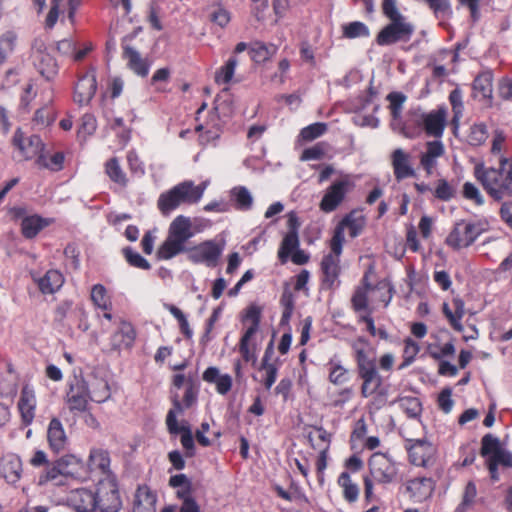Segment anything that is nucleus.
Here are the masks:
<instances>
[{
	"mask_svg": "<svg viewBox=\"0 0 512 512\" xmlns=\"http://www.w3.org/2000/svg\"><path fill=\"white\" fill-rule=\"evenodd\" d=\"M358 377L362 380L361 395L364 398L372 396H385L387 390L383 386V377L380 375L376 358L370 344L363 338L352 343Z\"/></svg>",
	"mask_w": 512,
	"mask_h": 512,
	"instance_id": "obj_1",
	"label": "nucleus"
},
{
	"mask_svg": "<svg viewBox=\"0 0 512 512\" xmlns=\"http://www.w3.org/2000/svg\"><path fill=\"white\" fill-rule=\"evenodd\" d=\"M474 176L495 200L512 195V159L501 155L498 168H485L483 165H476Z\"/></svg>",
	"mask_w": 512,
	"mask_h": 512,
	"instance_id": "obj_2",
	"label": "nucleus"
},
{
	"mask_svg": "<svg viewBox=\"0 0 512 512\" xmlns=\"http://www.w3.org/2000/svg\"><path fill=\"white\" fill-rule=\"evenodd\" d=\"M194 235L191 219L178 215L169 225L167 237L157 251L158 258L169 260L187 252L186 242Z\"/></svg>",
	"mask_w": 512,
	"mask_h": 512,
	"instance_id": "obj_3",
	"label": "nucleus"
},
{
	"mask_svg": "<svg viewBox=\"0 0 512 512\" xmlns=\"http://www.w3.org/2000/svg\"><path fill=\"white\" fill-rule=\"evenodd\" d=\"M490 229L485 218L474 221H459L446 237L445 243L453 250H461L471 246L483 233Z\"/></svg>",
	"mask_w": 512,
	"mask_h": 512,
	"instance_id": "obj_4",
	"label": "nucleus"
},
{
	"mask_svg": "<svg viewBox=\"0 0 512 512\" xmlns=\"http://www.w3.org/2000/svg\"><path fill=\"white\" fill-rule=\"evenodd\" d=\"M354 177L351 174H341L324 191L319 208L324 213L335 211L354 189Z\"/></svg>",
	"mask_w": 512,
	"mask_h": 512,
	"instance_id": "obj_5",
	"label": "nucleus"
},
{
	"mask_svg": "<svg viewBox=\"0 0 512 512\" xmlns=\"http://www.w3.org/2000/svg\"><path fill=\"white\" fill-rule=\"evenodd\" d=\"M188 181H183L160 194L157 206L163 215H168L182 204H196Z\"/></svg>",
	"mask_w": 512,
	"mask_h": 512,
	"instance_id": "obj_6",
	"label": "nucleus"
},
{
	"mask_svg": "<svg viewBox=\"0 0 512 512\" xmlns=\"http://www.w3.org/2000/svg\"><path fill=\"white\" fill-rule=\"evenodd\" d=\"M225 249L224 242L206 240L187 249V258L195 264H204L207 267H216Z\"/></svg>",
	"mask_w": 512,
	"mask_h": 512,
	"instance_id": "obj_7",
	"label": "nucleus"
},
{
	"mask_svg": "<svg viewBox=\"0 0 512 512\" xmlns=\"http://www.w3.org/2000/svg\"><path fill=\"white\" fill-rule=\"evenodd\" d=\"M447 115V108L441 106L429 112H414L413 122L428 136L441 138L447 124Z\"/></svg>",
	"mask_w": 512,
	"mask_h": 512,
	"instance_id": "obj_8",
	"label": "nucleus"
},
{
	"mask_svg": "<svg viewBox=\"0 0 512 512\" xmlns=\"http://www.w3.org/2000/svg\"><path fill=\"white\" fill-rule=\"evenodd\" d=\"M415 27L407 18L390 20V23L384 26L376 37V42L380 46H388L397 42H408Z\"/></svg>",
	"mask_w": 512,
	"mask_h": 512,
	"instance_id": "obj_9",
	"label": "nucleus"
},
{
	"mask_svg": "<svg viewBox=\"0 0 512 512\" xmlns=\"http://www.w3.org/2000/svg\"><path fill=\"white\" fill-rule=\"evenodd\" d=\"M95 510L119 512L122 503L117 485L110 479L101 480L95 488Z\"/></svg>",
	"mask_w": 512,
	"mask_h": 512,
	"instance_id": "obj_10",
	"label": "nucleus"
},
{
	"mask_svg": "<svg viewBox=\"0 0 512 512\" xmlns=\"http://www.w3.org/2000/svg\"><path fill=\"white\" fill-rule=\"evenodd\" d=\"M405 448L409 461L419 467H429L434 464L437 449L427 439H405Z\"/></svg>",
	"mask_w": 512,
	"mask_h": 512,
	"instance_id": "obj_11",
	"label": "nucleus"
},
{
	"mask_svg": "<svg viewBox=\"0 0 512 512\" xmlns=\"http://www.w3.org/2000/svg\"><path fill=\"white\" fill-rule=\"evenodd\" d=\"M184 411V407L181 405L178 396L175 395L173 397V407L169 410L166 417V424L169 432L171 434H177L179 432L181 435V444L186 450V455L191 457L194 455V440L192 436V432L188 425L179 426L177 423V416L181 415Z\"/></svg>",
	"mask_w": 512,
	"mask_h": 512,
	"instance_id": "obj_12",
	"label": "nucleus"
},
{
	"mask_svg": "<svg viewBox=\"0 0 512 512\" xmlns=\"http://www.w3.org/2000/svg\"><path fill=\"white\" fill-rule=\"evenodd\" d=\"M90 400L96 403H104L111 397V388L108 373L101 367L94 368L84 379Z\"/></svg>",
	"mask_w": 512,
	"mask_h": 512,
	"instance_id": "obj_13",
	"label": "nucleus"
},
{
	"mask_svg": "<svg viewBox=\"0 0 512 512\" xmlns=\"http://www.w3.org/2000/svg\"><path fill=\"white\" fill-rule=\"evenodd\" d=\"M365 226V218L358 212H351L346 215L337 225L334 235L330 241V249L339 251L345 241V230H348L349 236L357 237Z\"/></svg>",
	"mask_w": 512,
	"mask_h": 512,
	"instance_id": "obj_14",
	"label": "nucleus"
},
{
	"mask_svg": "<svg viewBox=\"0 0 512 512\" xmlns=\"http://www.w3.org/2000/svg\"><path fill=\"white\" fill-rule=\"evenodd\" d=\"M369 469L372 478L382 484L393 482L398 474L396 463L383 453H374L370 457Z\"/></svg>",
	"mask_w": 512,
	"mask_h": 512,
	"instance_id": "obj_15",
	"label": "nucleus"
},
{
	"mask_svg": "<svg viewBox=\"0 0 512 512\" xmlns=\"http://www.w3.org/2000/svg\"><path fill=\"white\" fill-rule=\"evenodd\" d=\"M33 61L37 71L47 81L53 80L58 74V64L42 41H36L33 47Z\"/></svg>",
	"mask_w": 512,
	"mask_h": 512,
	"instance_id": "obj_16",
	"label": "nucleus"
},
{
	"mask_svg": "<svg viewBox=\"0 0 512 512\" xmlns=\"http://www.w3.org/2000/svg\"><path fill=\"white\" fill-rule=\"evenodd\" d=\"M67 404L71 411H85L90 400L87 391V385L84 383V378L81 376H74L68 384Z\"/></svg>",
	"mask_w": 512,
	"mask_h": 512,
	"instance_id": "obj_17",
	"label": "nucleus"
},
{
	"mask_svg": "<svg viewBox=\"0 0 512 512\" xmlns=\"http://www.w3.org/2000/svg\"><path fill=\"white\" fill-rule=\"evenodd\" d=\"M221 96L216 99V105L213 111L209 114V118L199 123L195 129L200 133L199 140L202 145H206L219 138L221 133V121L219 117V110L221 109L220 103Z\"/></svg>",
	"mask_w": 512,
	"mask_h": 512,
	"instance_id": "obj_18",
	"label": "nucleus"
},
{
	"mask_svg": "<svg viewBox=\"0 0 512 512\" xmlns=\"http://www.w3.org/2000/svg\"><path fill=\"white\" fill-rule=\"evenodd\" d=\"M23 463L15 453H7L0 457V479L12 487H16L22 478Z\"/></svg>",
	"mask_w": 512,
	"mask_h": 512,
	"instance_id": "obj_19",
	"label": "nucleus"
},
{
	"mask_svg": "<svg viewBox=\"0 0 512 512\" xmlns=\"http://www.w3.org/2000/svg\"><path fill=\"white\" fill-rule=\"evenodd\" d=\"M481 455L488 456L498 465L512 468V452L501 447L497 437L487 434L481 441Z\"/></svg>",
	"mask_w": 512,
	"mask_h": 512,
	"instance_id": "obj_20",
	"label": "nucleus"
},
{
	"mask_svg": "<svg viewBox=\"0 0 512 512\" xmlns=\"http://www.w3.org/2000/svg\"><path fill=\"white\" fill-rule=\"evenodd\" d=\"M343 246L339 247V251L332 250L330 253L325 255L321 261V270L323 273V285L326 288H333L339 284L340 274V255L342 253Z\"/></svg>",
	"mask_w": 512,
	"mask_h": 512,
	"instance_id": "obj_21",
	"label": "nucleus"
},
{
	"mask_svg": "<svg viewBox=\"0 0 512 512\" xmlns=\"http://www.w3.org/2000/svg\"><path fill=\"white\" fill-rule=\"evenodd\" d=\"M96 75L91 69L81 76L74 89V101L80 106L88 105L96 92Z\"/></svg>",
	"mask_w": 512,
	"mask_h": 512,
	"instance_id": "obj_22",
	"label": "nucleus"
},
{
	"mask_svg": "<svg viewBox=\"0 0 512 512\" xmlns=\"http://www.w3.org/2000/svg\"><path fill=\"white\" fill-rule=\"evenodd\" d=\"M95 503V490L78 488L67 496V504L75 512H94Z\"/></svg>",
	"mask_w": 512,
	"mask_h": 512,
	"instance_id": "obj_23",
	"label": "nucleus"
},
{
	"mask_svg": "<svg viewBox=\"0 0 512 512\" xmlns=\"http://www.w3.org/2000/svg\"><path fill=\"white\" fill-rule=\"evenodd\" d=\"M391 165L394 176L398 181L415 175L411 155L402 148H397L392 152Z\"/></svg>",
	"mask_w": 512,
	"mask_h": 512,
	"instance_id": "obj_24",
	"label": "nucleus"
},
{
	"mask_svg": "<svg viewBox=\"0 0 512 512\" xmlns=\"http://www.w3.org/2000/svg\"><path fill=\"white\" fill-rule=\"evenodd\" d=\"M15 218H21V231L24 237L34 238L40 230L49 225V221L38 215H25L23 208L12 210Z\"/></svg>",
	"mask_w": 512,
	"mask_h": 512,
	"instance_id": "obj_25",
	"label": "nucleus"
},
{
	"mask_svg": "<svg viewBox=\"0 0 512 512\" xmlns=\"http://www.w3.org/2000/svg\"><path fill=\"white\" fill-rule=\"evenodd\" d=\"M434 490V482L431 478L418 477L407 481L406 491L414 502H423L428 499Z\"/></svg>",
	"mask_w": 512,
	"mask_h": 512,
	"instance_id": "obj_26",
	"label": "nucleus"
},
{
	"mask_svg": "<svg viewBox=\"0 0 512 512\" xmlns=\"http://www.w3.org/2000/svg\"><path fill=\"white\" fill-rule=\"evenodd\" d=\"M445 154L444 144L440 140L428 141L420 156V164L428 175L433 173L437 160Z\"/></svg>",
	"mask_w": 512,
	"mask_h": 512,
	"instance_id": "obj_27",
	"label": "nucleus"
},
{
	"mask_svg": "<svg viewBox=\"0 0 512 512\" xmlns=\"http://www.w3.org/2000/svg\"><path fill=\"white\" fill-rule=\"evenodd\" d=\"M13 143L18 147L25 159L35 157L43 150V143L39 136L32 135L28 139H24L23 133L20 130L15 132Z\"/></svg>",
	"mask_w": 512,
	"mask_h": 512,
	"instance_id": "obj_28",
	"label": "nucleus"
},
{
	"mask_svg": "<svg viewBox=\"0 0 512 512\" xmlns=\"http://www.w3.org/2000/svg\"><path fill=\"white\" fill-rule=\"evenodd\" d=\"M47 440L50 449L55 453L62 452L66 449L68 437L63 424L58 418L51 419L47 429Z\"/></svg>",
	"mask_w": 512,
	"mask_h": 512,
	"instance_id": "obj_29",
	"label": "nucleus"
},
{
	"mask_svg": "<svg viewBox=\"0 0 512 512\" xmlns=\"http://www.w3.org/2000/svg\"><path fill=\"white\" fill-rule=\"evenodd\" d=\"M123 58L127 67L137 76L146 77L150 70V63L146 58L132 47L124 46Z\"/></svg>",
	"mask_w": 512,
	"mask_h": 512,
	"instance_id": "obj_30",
	"label": "nucleus"
},
{
	"mask_svg": "<svg viewBox=\"0 0 512 512\" xmlns=\"http://www.w3.org/2000/svg\"><path fill=\"white\" fill-rule=\"evenodd\" d=\"M136 333L131 323L121 320L117 331L112 335L110 344L114 349L130 348L135 341Z\"/></svg>",
	"mask_w": 512,
	"mask_h": 512,
	"instance_id": "obj_31",
	"label": "nucleus"
},
{
	"mask_svg": "<svg viewBox=\"0 0 512 512\" xmlns=\"http://www.w3.org/2000/svg\"><path fill=\"white\" fill-rule=\"evenodd\" d=\"M370 272H366L363 276L361 285L358 286L352 296L351 303L352 307L356 312L369 311L371 312L370 304V283H369Z\"/></svg>",
	"mask_w": 512,
	"mask_h": 512,
	"instance_id": "obj_32",
	"label": "nucleus"
},
{
	"mask_svg": "<svg viewBox=\"0 0 512 512\" xmlns=\"http://www.w3.org/2000/svg\"><path fill=\"white\" fill-rule=\"evenodd\" d=\"M203 380L215 385L217 393L227 394L232 388V377L222 374L217 367H208L203 373Z\"/></svg>",
	"mask_w": 512,
	"mask_h": 512,
	"instance_id": "obj_33",
	"label": "nucleus"
},
{
	"mask_svg": "<svg viewBox=\"0 0 512 512\" xmlns=\"http://www.w3.org/2000/svg\"><path fill=\"white\" fill-rule=\"evenodd\" d=\"M81 1L82 0H51L52 6L45 19L46 27L52 28L56 24L59 16V10L65 5L68 7V18L70 21H73L75 12L81 4Z\"/></svg>",
	"mask_w": 512,
	"mask_h": 512,
	"instance_id": "obj_34",
	"label": "nucleus"
},
{
	"mask_svg": "<svg viewBox=\"0 0 512 512\" xmlns=\"http://www.w3.org/2000/svg\"><path fill=\"white\" fill-rule=\"evenodd\" d=\"M39 290L43 294H53L57 292L64 283V277L60 271L48 270L42 277L34 278Z\"/></svg>",
	"mask_w": 512,
	"mask_h": 512,
	"instance_id": "obj_35",
	"label": "nucleus"
},
{
	"mask_svg": "<svg viewBox=\"0 0 512 512\" xmlns=\"http://www.w3.org/2000/svg\"><path fill=\"white\" fill-rule=\"evenodd\" d=\"M18 407L23 422L25 424H31L34 419L36 409V397L32 389L28 387H24L22 389Z\"/></svg>",
	"mask_w": 512,
	"mask_h": 512,
	"instance_id": "obj_36",
	"label": "nucleus"
},
{
	"mask_svg": "<svg viewBox=\"0 0 512 512\" xmlns=\"http://www.w3.org/2000/svg\"><path fill=\"white\" fill-rule=\"evenodd\" d=\"M156 495L147 487H138L135 493L133 512H156Z\"/></svg>",
	"mask_w": 512,
	"mask_h": 512,
	"instance_id": "obj_37",
	"label": "nucleus"
},
{
	"mask_svg": "<svg viewBox=\"0 0 512 512\" xmlns=\"http://www.w3.org/2000/svg\"><path fill=\"white\" fill-rule=\"evenodd\" d=\"M64 476H72L75 478H85L84 465L80 458L75 455H64L56 461Z\"/></svg>",
	"mask_w": 512,
	"mask_h": 512,
	"instance_id": "obj_38",
	"label": "nucleus"
},
{
	"mask_svg": "<svg viewBox=\"0 0 512 512\" xmlns=\"http://www.w3.org/2000/svg\"><path fill=\"white\" fill-rule=\"evenodd\" d=\"M88 468L91 472L108 474L110 468L109 453L101 448H93L88 459Z\"/></svg>",
	"mask_w": 512,
	"mask_h": 512,
	"instance_id": "obj_39",
	"label": "nucleus"
},
{
	"mask_svg": "<svg viewBox=\"0 0 512 512\" xmlns=\"http://www.w3.org/2000/svg\"><path fill=\"white\" fill-rule=\"evenodd\" d=\"M369 299L372 310L380 305L387 307L392 299L391 287L385 281H380L374 286L370 284Z\"/></svg>",
	"mask_w": 512,
	"mask_h": 512,
	"instance_id": "obj_40",
	"label": "nucleus"
},
{
	"mask_svg": "<svg viewBox=\"0 0 512 512\" xmlns=\"http://www.w3.org/2000/svg\"><path fill=\"white\" fill-rule=\"evenodd\" d=\"M493 76L489 71L479 74L473 84L474 97L484 100L490 99L493 93Z\"/></svg>",
	"mask_w": 512,
	"mask_h": 512,
	"instance_id": "obj_41",
	"label": "nucleus"
},
{
	"mask_svg": "<svg viewBox=\"0 0 512 512\" xmlns=\"http://www.w3.org/2000/svg\"><path fill=\"white\" fill-rule=\"evenodd\" d=\"M435 341L428 343L426 346L427 353L435 360H442L447 357H453L456 349L452 341L440 343L438 337H434Z\"/></svg>",
	"mask_w": 512,
	"mask_h": 512,
	"instance_id": "obj_42",
	"label": "nucleus"
},
{
	"mask_svg": "<svg viewBox=\"0 0 512 512\" xmlns=\"http://www.w3.org/2000/svg\"><path fill=\"white\" fill-rule=\"evenodd\" d=\"M256 333L244 332L239 342V351L246 362H255L257 360V342Z\"/></svg>",
	"mask_w": 512,
	"mask_h": 512,
	"instance_id": "obj_43",
	"label": "nucleus"
},
{
	"mask_svg": "<svg viewBox=\"0 0 512 512\" xmlns=\"http://www.w3.org/2000/svg\"><path fill=\"white\" fill-rule=\"evenodd\" d=\"M18 36L15 31L8 30L0 35V65L14 53L17 46Z\"/></svg>",
	"mask_w": 512,
	"mask_h": 512,
	"instance_id": "obj_44",
	"label": "nucleus"
},
{
	"mask_svg": "<svg viewBox=\"0 0 512 512\" xmlns=\"http://www.w3.org/2000/svg\"><path fill=\"white\" fill-rule=\"evenodd\" d=\"M273 354V343L271 342L265 350L264 357L262 359L261 369L266 373L264 379V385L266 389H270L276 381L278 367L274 363H270L269 360Z\"/></svg>",
	"mask_w": 512,
	"mask_h": 512,
	"instance_id": "obj_45",
	"label": "nucleus"
},
{
	"mask_svg": "<svg viewBox=\"0 0 512 512\" xmlns=\"http://www.w3.org/2000/svg\"><path fill=\"white\" fill-rule=\"evenodd\" d=\"M277 50L278 47L274 44L267 45L262 42H254L249 49V53L254 62L262 63L276 54Z\"/></svg>",
	"mask_w": 512,
	"mask_h": 512,
	"instance_id": "obj_46",
	"label": "nucleus"
},
{
	"mask_svg": "<svg viewBox=\"0 0 512 512\" xmlns=\"http://www.w3.org/2000/svg\"><path fill=\"white\" fill-rule=\"evenodd\" d=\"M61 468L55 462L53 465H49L41 472L37 478V485L44 487L51 483L55 485L62 484L64 475L62 474Z\"/></svg>",
	"mask_w": 512,
	"mask_h": 512,
	"instance_id": "obj_47",
	"label": "nucleus"
},
{
	"mask_svg": "<svg viewBox=\"0 0 512 512\" xmlns=\"http://www.w3.org/2000/svg\"><path fill=\"white\" fill-rule=\"evenodd\" d=\"M169 484L176 489V495L179 499L184 500L192 497V483L185 474L170 477Z\"/></svg>",
	"mask_w": 512,
	"mask_h": 512,
	"instance_id": "obj_48",
	"label": "nucleus"
},
{
	"mask_svg": "<svg viewBox=\"0 0 512 512\" xmlns=\"http://www.w3.org/2000/svg\"><path fill=\"white\" fill-rule=\"evenodd\" d=\"M299 247L298 233L287 232L278 251L281 263H286L289 256Z\"/></svg>",
	"mask_w": 512,
	"mask_h": 512,
	"instance_id": "obj_49",
	"label": "nucleus"
},
{
	"mask_svg": "<svg viewBox=\"0 0 512 512\" xmlns=\"http://www.w3.org/2000/svg\"><path fill=\"white\" fill-rule=\"evenodd\" d=\"M338 484L343 490V497L346 501L352 503L359 497V487L351 479L347 472H342L338 478Z\"/></svg>",
	"mask_w": 512,
	"mask_h": 512,
	"instance_id": "obj_50",
	"label": "nucleus"
},
{
	"mask_svg": "<svg viewBox=\"0 0 512 512\" xmlns=\"http://www.w3.org/2000/svg\"><path fill=\"white\" fill-rule=\"evenodd\" d=\"M91 300L94 306L103 311H108L112 307L111 299L106 288L102 284H96L91 289Z\"/></svg>",
	"mask_w": 512,
	"mask_h": 512,
	"instance_id": "obj_51",
	"label": "nucleus"
},
{
	"mask_svg": "<svg viewBox=\"0 0 512 512\" xmlns=\"http://www.w3.org/2000/svg\"><path fill=\"white\" fill-rule=\"evenodd\" d=\"M329 380L335 385H342L349 380V371L339 360L331 359L328 363Z\"/></svg>",
	"mask_w": 512,
	"mask_h": 512,
	"instance_id": "obj_52",
	"label": "nucleus"
},
{
	"mask_svg": "<svg viewBox=\"0 0 512 512\" xmlns=\"http://www.w3.org/2000/svg\"><path fill=\"white\" fill-rule=\"evenodd\" d=\"M261 320V308L257 305H250L243 314L242 321L247 324L245 332L257 333Z\"/></svg>",
	"mask_w": 512,
	"mask_h": 512,
	"instance_id": "obj_53",
	"label": "nucleus"
},
{
	"mask_svg": "<svg viewBox=\"0 0 512 512\" xmlns=\"http://www.w3.org/2000/svg\"><path fill=\"white\" fill-rule=\"evenodd\" d=\"M231 197L239 210H249L253 204V197L250 191L244 186H237L231 190Z\"/></svg>",
	"mask_w": 512,
	"mask_h": 512,
	"instance_id": "obj_54",
	"label": "nucleus"
},
{
	"mask_svg": "<svg viewBox=\"0 0 512 512\" xmlns=\"http://www.w3.org/2000/svg\"><path fill=\"white\" fill-rule=\"evenodd\" d=\"M237 65L238 61L235 57L229 58L228 61L215 72V82L220 85L228 84L234 76Z\"/></svg>",
	"mask_w": 512,
	"mask_h": 512,
	"instance_id": "obj_55",
	"label": "nucleus"
},
{
	"mask_svg": "<svg viewBox=\"0 0 512 512\" xmlns=\"http://www.w3.org/2000/svg\"><path fill=\"white\" fill-rule=\"evenodd\" d=\"M105 170H106L107 175L113 182H115L119 185H122V186L126 185V183H127L126 175L123 172V170L119 164V161L116 158H112L109 161H107V163L105 165Z\"/></svg>",
	"mask_w": 512,
	"mask_h": 512,
	"instance_id": "obj_56",
	"label": "nucleus"
},
{
	"mask_svg": "<svg viewBox=\"0 0 512 512\" xmlns=\"http://www.w3.org/2000/svg\"><path fill=\"white\" fill-rule=\"evenodd\" d=\"M453 310L452 313L447 316V319L451 326L456 330L461 332L463 330V325L461 324V319L465 314L464 303L461 299L456 298L452 301Z\"/></svg>",
	"mask_w": 512,
	"mask_h": 512,
	"instance_id": "obj_57",
	"label": "nucleus"
},
{
	"mask_svg": "<svg viewBox=\"0 0 512 512\" xmlns=\"http://www.w3.org/2000/svg\"><path fill=\"white\" fill-rule=\"evenodd\" d=\"M419 351V344L411 338H406L404 340L403 362L399 366V369H404L411 365L414 362Z\"/></svg>",
	"mask_w": 512,
	"mask_h": 512,
	"instance_id": "obj_58",
	"label": "nucleus"
},
{
	"mask_svg": "<svg viewBox=\"0 0 512 512\" xmlns=\"http://www.w3.org/2000/svg\"><path fill=\"white\" fill-rule=\"evenodd\" d=\"M398 403L403 412L410 418H416L420 415L422 407L416 397H401Z\"/></svg>",
	"mask_w": 512,
	"mask_h": 512,
	"instance_id": "obj_59",
	"label": "nucleus"
},
{
	"mask_svg": "<svg viewBox=\"0 0 512 512\" xmlns=\"http://www.w3.org/2000/svg\"><path fill=\"white\" fill-rule=\"evenodd\" d=\"M488 137L487 128L483 123L474 124L470 127L467 135L469 144L479 146L483 144Z\"/></svg>",
	"mask_w": 512,
	"mask_h": 512,
	"instance_id": "obj_60",
	"label": "nucleus"
},
{
	"mask_svg": "<svg viewBox=\"0 0 512 512\" xmlns=\"http://www.w3.org/2000/svg\"><path fill=\"white\" fill-rule=\"evenodd\" d=\"M343 34L347 38L368 37L370 35L369 28L362 22L355 21L344 26Z\"/></svg>",
	"mask_w": 512,
	"mask_h": 512,
	"instance_id": "obj_61",
	"label": "nucleus"
},
{
	"mask_svg": "<svg viewBox=\"0 0 512 512\" xmlns=\"http://www.w3.org/2000/svg\"><path fill=\"white\" fill-rule=\"evenodd\" d=\"M165 308L178 320L181 332L187 337L191 338L193 331L189 326L188 320L184 313L174 305L167 304Z\"/></svg>",
	"mask_w": 512,
	"mask_h": 512,
	"instance_id": "obj_62",
	"label": "nucleus"
},
{
	"mask_svg": "<svg viewBox=\"0 0 512 512\" xmlns=\"http://www.w3.org/2000/svg\"><path fill=\"white\" fill-rule=\"evenodd\" d=\"M326 131L327 125L325 123L317 122L303 128L300 136L305 141H312L322 136Z\"/></svg>",
	"mask_w": 512,
	"mask_h": 512,
	"instance_id": "obj_63",
	"label": "nucleus"
},
{
	"mask_svg": "<svg viewBox=\"0 0 512 512\" xmlns=\"http://www.w3.org/2000/svg\"><path fill=\"white\" fill-rule=\"evenodd\" d=\"M309 441L315 449L320 450V447H325L328 450L330 435L323 428H317L309 434Z\"/></svg>",
	"mask_w": 512,
	"mask_h": 512,
	"instance_id": "obj_64",
	"label": "nucleus"
}]
</instances>
